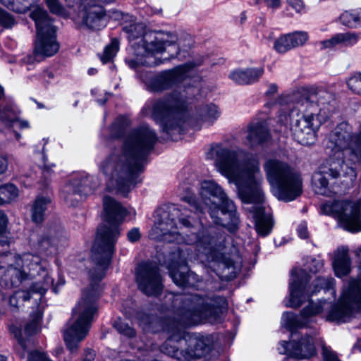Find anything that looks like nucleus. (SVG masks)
I'll return each mask as SVG.
<instances>
[{
    "label": "nucleus",
    "instance_id": "nucleus-1",
    "mask_svg": "<svg viewBox=\"0 0 361 361\" xmlns=\"http://www.w3.org/2000/svg\"><path fill=\"white\" fill-rule=\"evenodd\" d=\"M103 217L108 225L98 228L95 242L92 248L89 271L90 286L82 292V298L73 310V322H69L63 331V338L67 348L74 352L78 343L88 334L94 315L97 313V299L100 286L99 281L104 277L115 250V245L120 236L119 225L123 223L128 211L121 203L111 197H103Z\"/></svg>",
    "mask_w": 361,
    "mask_h": 361
},
{
    "label": "nucleus",
    "instance_id": "nucleus-2",
    "mask_svg": "<svg viewBox=\"0 0 361 361\" xmlns=\"http://www.w3.org/2000/svg\"><path fill=\"white\" fill-rule=\"evenodd\" d=\"M129 120L118 117L111 127L114 137H123L120 148L114 149L100 164V170L108 179V185L121 193H128L137 183L136 178L143 171L147 155L157 141L155 131L142 125L130 132L126 129Z\"/></svg>",
    "mask_w": 361,
    "mask_h": 361
},
{
    "label": "nucleus",
    "instance_id": "nucleus-3",
    "mask_svg": "<svg viewBox=\"0 0 361 361\" xmlns=\"http://www.w3.org/2000/svg\"><path fill=\"white\" fill-rule=\"evenodd\" d=\"M180 322H172L164 329L169 336L161 350L180 361H191L207 355L213 345L210 335L186 334L182 326L196 325L203 320L217 321L227 307L224 297H203L198 294L185 295L182 299Z\"/></svg>",
    "mask_w": 361,
    "mask_h": 361
},
{
    "label": "nucleus",
    "instance_id": "nucleus-4",
    "mask_svg": "<svg viewBox=\"0 0 361 361\" xmlns=\"http://www.w3.org/2000/svg\"><path fill=\"white\" fill-rule=\"evenodd\" d=\"M218 171L235 185L238 194L245 203H258L262 200L263 176L259 162L253 156L217 146L214 149Z\"/></svg>",
    "mask_w": 361,
    "mask_h": 361
},
{
    "label": "nucleus",
    "instance_id": "nucleus-5",
    "mask_svg": "<svg viewBox=\"0 0 361 361\" xmlns=\"http://www.w3.org/2000/svg\"><path fill=\"white\" fill-rule=\"evenodd\" d=\"M130 42L133 56L126 59L131 68L140 66H156L164 63L169 59H161L157 54L169 51L171 47L173 52L171 58L179 53V47L176 44L177 37L169 32L146 31V26L140 22H133L123 27Z\"/></svg>",
    "mask_w": 361,
    "mask_h": 361
},
{
    "label": "nucleus",
    "instance_id": "nucleus-6",
    "mask_svg": "<svg viewBox=\"0 0 361 361\" xmlns=\"http://www.w3.org/2000/svg\"><path fill=\"white\" fill-rule=\"evenodd\" d=\"M185 241L195 244L198 255L205 257L209 262H217L219 276L226 281L233 279L240 271L242 259L235 253L226 256L224 250L231 243V238L219 228L209 226L202 228L197 233L188 235Z\"/></svg>",
    "mask_w": 361,
    "mask_h": 361
},
{
    "label": "nucleus",
    "instance_id": "nucleus-7",
    "mask_svg": "<svg viewBox=\"0 0 361 361\" xmlns=\"http://www.w3.org/2000/svg\"><path fill=\"white\" fill-rule=\"evenodd\" d=\"M151 106L152 118L173 140L183 133L187 123L196 128L188 116L186 97L178 91L153 100Z\"/></svg>",
    "mask_w": 361,
    "mask_h": 361
},
{
    "label": "nucleus",
    "instance_id": "nucleus-8",
    "mask_svg": "<svg viewBox=\"0 0 361 361\" xmlns=\"http://www.w3.org/2000/svg\"><path fill=\"white\" fill-rule=\"evenodd\" d=\"M41 279L39 286L35 294L42 298L53 286V279L49 276L48 264L38 255L25 253L16 257L14 264L4 267L0 264V285L11 288L18 287L25 280Z\"/></svg>",
    "mask_w": 361,
    "mask_h": 361
},
{
    "label": "nucleus",
    "instance_id": "nucleus-9",
    "mask_svg": "<svg viewBox=\"0 0 361 361\" xmlns=\"http://www.w3.org/2000/svg\"><path fill=\"white\" fill-rule=\"evenodd\" d=\"M182 200L189 204L190 208L169 204L163 209L159 218L155 221L149 233L151 238L156 240L180 243L182 240L180 233L176 226V220L185 228H190L195 225V215L203 212V207L197 204L191 196H184Z\"/></svg>",
    "mask_w": 361,
    "mask_h": 361
},
{
    "label": "nucleus",
    "instance_id": "nucleus-10",
    "mask_svg": "<svg viewBox=\"0 0 361 361\" xmlns=\"http://www.w3.org/2000/svg\"><path fill=\"white\" fill-rule=\"evenodd\" d=\"M200 195L215 224L226 227L231 233L238 230L240 221L235 206L219 185L214 180L202 181Z\"/></svg>",
    "mask_w": 361,
    "mask_h": 361
},
{
    "label": "nucleus",
    "instance_id": "nucleus-11",
    "mask_svg": "<svg viewBox=\"0 0 361 361\" xmlns=\"http://www.w3.org/2000/svg\"><path fill=\"white\" fill-rule=\"evenodd\" d=\"M264 169L272 192L279 200L290 202L302 193L300 176L286 164L277 159H267Z\"/></svg>",
    "mask_w": 361,
    "mask_h": 361
},
{
    "label": "nucleus",
    "instance_id": "nucleus-12",
    "mask_svg": "<svg viewBox=\"0 0 361 361\" xmlns=\"http://www.w3.org/2000/svg\"><path fill=\"white\" fill-rule=\"evenodd\" d=\"M30 18L35 21L37 30V40L34 54L23 59L26 63L39 61L37 57H50L56 54L59 44L56 37V29L47 11L37 8L30 13Z\"/></svg>",
    "mask_w": 361,
    "mask_h": 361
},
{
    "label": "nucleus",
    "instance_id": "nucleus-13",
    "mask_svg": "<svg viewBox=\"0 0 361 361\" xmlns=\"http://www.w3.org/2000/svg\"><path fill=\"white\" fill-rule=\"evenodd\" d=\"M360 258V276L353 280L347 290L344 291L338 302L331 305L326 319L334 322H345L350 317L353 310H361V247L356 251Z\"/></svg>",
    "mask_w": 361,
    "mask_h": 361
},
{
    "label": "nucleus",
    "instance_id": "nucleus-14",
    "mask_svg": "<svg viewBox=\"0 0 361 361\" xmlns=\"http://www.w3.org/2000/svg\"><path fill=\"white\" fill-rule=\"evenodd\" d=\"M361 202L334 200L321 205L322 212L338 221L343 229L350 232L361 231Z\"/></svg>",
    "mask_w": 361,
    "mask_h": 361
},
{
    "label": "nucleus",
    "instance_id": "nucleus-15",
    "mask_svg": "<svg viewBox=\"0 0 361 361\" xmlns=\"http://www.w3.org/2000/svg\"><path fill=\"white\" fill-rule=\"evenodd\" d=\"M191 259V250L183 245L173 251L169 256L168 269L173 283L180 287L197 288L201 282L199 276L188 270L187 262Z\"/></svg>",
    "mask_w": 361,
    "mask_h": 361
},
{
    "label": "nucleus",
    "instance_id": "nucleus-16",
    "mask_svg": "<svg viewBox=\"0 0 361 361\" xmlns=\"http://www.w3.org/2000/svg\"><path fill=\"white\" fill-rule=\"evenodd\" d=\"M345 123L338 125L329 134L326 148L330 149L332 157L335 161L341 159L342 167L344 164V156L346 154H353V147L358 144V138L360 137V128L357 135H352L347 129Z\"/></svg>",
    "mask_w": 361,
    "mask_h": 361
},
{
    "label": "nucleus",
    "instance_id": "nucleus-17",
    "mask_svg": "<svg viewBox=\"0 0 361 361\" xmlns=\"http://www.w3.org/2000/svg\"><path fill=\"white\" fill-rule=\"evenodd\" d=\"M138 288L148 296H157L163 290L162 279L155 262H144L135 269Z\"/></svg>",
    "mask_w": 361,
    "mask_h": 361
},
{
    "label": "nucleus",
    "instance_id": "nucleus-18",
    "mask_svg": "<svg viewBox=\"0 0 361 361\" xmlns=\"http://www.w3.org/2000/svg\"><path fill=\"white\" fill-rule=\"evenodd\" d=\"M324 122L315 112L305 108L302 116L293 121L291 130L298 142L309 145L314 142L317 131Z\"/></svg>",
    "mask_w": 361,
    "mask_h": 361
},
{
    "label": "nucleus",
    "instance_id": "nucleus-19",
    "mask_svg": "<svg viewBox=\"0 0 361 361\" xmlns=\"http://www.w3.org/2000/svg\"><path fill=\"white\" fill-rule=\"evenodd\" d=\"M308 97L301 106L316 113L319 119L326 121L335 110V96L323 88L312 87L308 89Z\"/></svg>",
    "mask_w": 361,
    "mask_h": 361
},
{
    "label": "nucleus",
    "instance_id": "nucleus-20",
    "mask_svg": "<svg viewBox=\"0 0 361 361\" xmlns=\"http://www.w3.org/2000/svg\"><path fill=\"white\" fill-rule=\"evenodd\" d=\"M178 66L169 70L161 71L157 74L142 73L141 80L145 82L149 91L161 93L171 89L180 83L185 78Z\"/></svg>",
    "mask_w": 361,
    "mask_h": 361
},
{
    "label": "nucleus",
    "instance_id": "nucleus-21",
    "mask_svg": "<svg viewBox=\"0 0 361 361\" xmlns=\"http://www.w3.org/2000/svg\"><path fill=\"white\" fill-rule=\"evenodd\" d=\"M99 185L94 176H87L69 181L63 190V198L71 207L77 206L87 196L92 194Z\"/></svg>",
    "mask_w": 361,
    "mask_h": 361
},
{
    "label": "nucleus",
    "instance_id": "nucleus-22",
    "mask_svg": "<svg viewBox=\"0 0 361 361\" xmlns=\"http://www.w3.org/2000/svg\"><path fill=\"white\" fill-rule=\"evenodd\" d=\"M343 171L342 161H335L334 158L329 157L319 167V169L312 176V188L315 193L322 195H328L329 193L328 178L336 179Z\"/></svg>",
    "mask_w": 361,
    "mask_h": 361
},
{
    "label": "nucleus",
    "instance_id": "nucleus-23",
    "mask_svg": "<svg viewBox=\"0 0 361 361\" xmlns=\"http://www.w3.org/2000/svg\"><path fill=\"white\" fill-rule=\"evenodd\" d=\"M308 276L305 271L301 269L292 270V276L289 284L290 298L287 307L298 308L307 300L310 295L307 291Z\"/></svg>",
    "mask_w": 361,
    "mask_h": 361
},
{
    "label": "nucleus",
    "instance_id": "nucleus-24",
    "mask_svg": "<svg viewBox=\"0 0 361 361\" xmlns=\"http://www.w3.org/2000/svg\"><path fill=\"white\" fill-rule=\"evenodd\" d=\"M77 20L82 26L89 29L100 30L106 25L108 18L100 4L92 2L84 6L78 13Z\"/></svg>",
    "mask_w": 361,
    "mask_h": 361
},
{
    "label": "nucleus",
    "instance_id": "nucleus-25",
    "mask_svg": "<svg viewBox=\"0 0 361 361\" xmlns=\"http://www.w3.org/2000/svg\"><path fill=\"white\" fill-rule=\"evenodd\" d=\"M281 354L295 358L309 359L316 355L314 339L311 336H303L299 342L281 341L279 348Z\"/></svg>",
    "mask_w": 361,
    "mask_h": 361
},
{
    "label": "nucleus",
    "instance_id": "nucleus-26",
    "mask_svg": "<svg viewBox=\"0 0 361 361\" xmlns=\"http://www.w3.org/2000/svg\"><path fill=\"white\" fill-rule=\"evenodd\" d=\"M63 238L61 231L49 229L39 237L34 247L39 253L51 256L56 253L59 245Z\"/></svg>",
    "mask_w": 361,
    "mask_h": 361
},
{
    "label": "nucleus",
    "instance_id": "nucleus-27",
    "mask_svg": "<svg viewBox=\"0 0 361 361\" xmlns=\"http://www.w3.org/2000/svg\"><path fill=\"white\" fill-rule=\"evenodd\" d=\"M307 40L304 32H295L279 37L274 42V49L279 53H285L291 49L303 45Z\"/></svg>",
    "mask_w": 361,
    "mask_h": 361
},
{
    "label": "nucleus",
    "instance_id": "nucleus-28",
    "mask_svg": "<svg viewBox=\"0 0 361 361\" xmlns=\"http://www.w3.org/2000/svg\"><path fill=\"white\" fill-rule=\"evenodd\" d=\"M264 73L262 68H249L232 71L229 78L239 85H250L257 82Z\"/></svg>",
    "mask_w": 361,
    "mask_h": 361
},
{
    "label": "nucleus",
    "instance_id": "nucleus-29",
    "mask_svg": "<svg viewBox=\"0 0 361 361\" xmlns=\"http://www.w3.org/2000/svg\"><path fill=\"white\" fill-rule=\"evenodd\" d=\"M270 137L269 130L265 123H250L248 126L247 140L251 146L259 145Z\"/></svg>",
    "mask_w": 361,
    "mask_h": 361
},
{
    "label": "nucleus",
    "instance_id": "nucleus-30",
    "mask_svg": "<svg viewBox=\"0 0 361 361\" xmlns=\"http://www.w3.org/2000/svg\"><path fill=\"white\" fill-rule=\"evenodd\" d=\"M39 283H41V279H38L33 283L27 290H18L16 291L10 297V305L18 309L24 302L29 300L32 298H33L36 302H37V300H40L42 298H39L38 295L34 293L36 290V288L39 286ZM38 303L36 302V305Z\"/></svg>",
    "mask_w": 361,
    "mask_h": 361
},
{
    "label": "nucleus",
    "instance_id": "nucleus-31",
    "mask_svg": "<svg viewBox=\"0 0 361 361\" xmlns=\"http://www.w3.org/2000/svg\"><path fill=\"white\" fill-rule=\"evenodd\" d=\"M252 209L255 210L253 216L255 219L257 232L262 236L268 235L272 228L271 218L264 214L261 206H253Z\"/></svg>",
    "mask_w": 361,
    "mask_h": 361
},
{
    "label": "nucleus",
    "instance_id": "nucleus-32",
    "mask_svg": "<svg viewBox=\"0 0 361 361\" xmlns=\"http://www.w3.org/2000/svg\"><path fill=\"white\" fill-rule=\"evenodd\" d=\"M335 274L338 277L347 275L350 271V259L348 250L343 247L338 250V253L333 263Z\"/></svg>",
    "mask_w": 361,
    "mask_h": 361
},
{
    "label": "nucleus",
    "instance_id": "nucleus-33",
    "mask_svg": "<svg viewBox=\"0 0 361 361\" xmlns=\"http://www.w3.org/2000/svg\"><path fill=\"white\" fill-rule=\"evenodd\" d=\"M360 38V35L355 32L339 33L330 39L323 41L322 44L324 48H331L341 43L345 46H353L358 42Z\"/></svg>",
    "mask_w": 361,
    "mask_h": 361
},
{
    "label": "nucleus",
    "instance_id": "nucleus-34",
    "mask_svg": "<svg viewBox=\"0 0 361 361\" xmlns=\"http://www.w3.org/2000/svg\"><path fill=\"white\" fill-rule=\"evenodd\" d=\"M220 116L218 107L213 104H206L200 106L197 111V120L200 123L212 125Z\"/></svg>",
    "mask_w": 361,
    "mask_h": 361
},
{
    "label": "nucleus",
    "instance_id": "nucleus-35",
    "mask_svg": "<svg viewBox=\"0 0 361 361\" xmlns=\"http://www.w3.org/2000/svg\"><path fill=\"white\" fill-rule=\"evenodd\" d=\"M136 319L139 325L146 331H155L157 325L159 323V320L155 315L143 311L137 313Z\"/></svg>",
    "mask_w": 361,
    "mask_h": 361
},
{
    "label": "nucleus",
    "instance_id": "nucleus-36",
    "mask_svg": "<svg viewBox=\"0 0 361 361\" xmlns=\"http://www.w3.org/2000/svg\"><path fill=\"white\" fill-rule=\"evenodd\" d=\"M50 199L39 197L33 203L32 207V219L34 222L41 223L44 219L45 212Z\"/></svg>",
    "mask_w": 361,
    "mask_h": 361
},
{
    "label": "nucleus",
    "instance_id": "nucleus-37",
    "mask_svg": "<svg viewBox=\"0 0 361 361\" xmlns=\"http://www.w3.org/2000/svg\"><path fill=\"white\" fill-rule=\"evenodd\" d=\"M282 324L285 328L291 332L292 336L295 334V329L305 325V322L302 321L298 316L290 312H285L283 314Z\"/></svg>",
    "mask_w": 361,
    "mask_h": 361
},
{
    "label": "nucleus",
    "instance_id": "nucleus-38",
    "mask_svg": "<svg viewBox=\"0 0 361 361\" xmlns=\"http://www.w3.org/2000/svg\"><path fill=\"white\" fill-rule=\"evenodd\" d=\"M35 0H0V2L8 9L16 13L26 12Z\"/></svg>",
    "mask_w": 361,
    "mask_h": 361
},
{
    "label": "nucleus",
    "instance_id": "nucleus-39",
    "mask_svg": "<svg viewBox=\"0 0 361 361\" xmlns=\"http://www.w3.org/2000/svg\"><path fill=\"white\" fill-rule=\"evenodd\" d=\"M10 331L14 335L18 341V345L16 347L17 353L21 358H24L27 350V343L29 341L22 338L21 329L16 326H11L10 327Z\"/></svg>",
    "mask_w": 361,
    "mask_h": 361
},
{
    "label": "nucleus",
    "instance_id": "nucleus-40",
    "mask_svg": "<svg viewBox=\"0 0 361 361\" xmlns=\"http://www.w3.org/2000/svg\"><path fill=\"white\" fill-rule=\"evenodd\" d=\"M18 195V188L13 184L0 187V200L3 204L10 203L16 200Z\"/></svg>",
    "mask_w": 361,
    "mask_h": 361
},
{
    "label": "nucleus",
    "instance_id": "nucleus-41",
    "mask_svg": "<svg viewBox=\"0 0 361 361\" xmlns=\"http://www.w3.org/2000/svg\"><path fill=\"white\" fill-rule=\"evenodd\" d=\"M42 314L39 310L34 311L31 314V321L24 328V332L27 336L36 334L40 329Z\"/></svg>",
    "mask_w": 361,
    "mask_h": 361
},
{
    "label": "nucleus",
    "instance_id": "nucleus-42",
    "mask_svg": "<svg viewBox=\"0 0 361 361\" xmlns=\"http://www.w3.org/2000/svg\"><path fill=\"white\" fill-rule=\"evenodd\" d=\"M327 305H329V303L326 301L320 302L319 304H314L310 302V304L301 311V317L305 319L309 317L314 316L323 311Z\"/></svg>",
    "mask_w": 361,
    "mask_h": 361
},
{
    "label": "nucleus",
    "instance_id": "nucleus-43",
    "mask_svg": "<svg viewBox=\"0 0 361 361\" xmlns=\"http://www.w3.org/2000/svg\"><path fill=\"white\" fill-rule=\"evenodd\" d=\"M114 326L119 334L124 335L128 338H130L136 336V331L134 328L121 319L115 321Z\"/></svg>",
    "mask_w": 361,
    "mask_h": 361
},
{
    "label": "nucleus",
    "instance_id": "nucleus-44",
    "mask_svg": "<svg viewBox=\"0 0 361 361\" xmlns=\"http://www.w3.org/2000/svg\"><path fill=\"white\" fill-rule=\"evenodd\" d=\"M341 22L348 27L356 26L357 25H361L360 14L345 11L340 16Z\"/></svg>",
    "mask_w": 361,
    "mask_h": 361
},
{
    "label": "nucleus",
    "instance_id": "nucleus-45",
    "mask_svg": "<svg viewBox=\"0 0 361 361\" xmlns=\"http://www.w3.org/2000/svg\"><path fill=\"white\" fill-rule=\"evenodd\" d=\"M118 49V42L116 39H113L111 42L107 45L104 51L103 55L101 56V60L104 63L109 62L116 55Z\"/></svg>",
    "mask_w": 361,
    "mask_h": 361
},
{
    "label": "nucleus",
    "instance_id": "nucleus-46",
    "mask_svg": "<svg viewBox=\"0 0 361 361\" xmlns=\"http://www.w3.org/2000/svg\"><path fill=\"white\" fill-rule=\"evenodd\" d=\"M334 279L332 278L318 277L314 282L312 293L319 291L321 289L331 290L333 288Z\"/></svg>",
    "mask_w": 361,
    "mask_h": 361
},
{
    "label": "nucleus",
    "instance_id": "nucleus-47",
    "mask_svg": "<svg viewBox=\"0 0 361 361\" xmlns=\"http://www.w3.org/2000/svg\"><path fill=\"white\" fill-rule=\"evenodd\" d=\"M205 57L202 55H197L192 61H188L183 65L178 66L182 68L181 72H183L185 78L187 76V73L196 67L200 66L204 63Z\"/></svg>",
    "mask_w": 361,
    "mask_h": 361
},
{
    "label": "nucleus",
    "instance_id": "nucleus-48",
    "mask_svg": "<svg viewBox=\"0 0 361 361\" xmlns=\"http://www.w3.org/2000/svg\"><path fill=\"white\" fill-rule=\"evenodd\" d=\"M17 118V113L11 104L6 105L0 111V120L5 123H13Z\"/></svg>",
    "mask_w": 361,
    "mask_h": 361
},
{
    "label": "nucleus",
    "instance_id": "nucleus-49",
    "mask_svg": "<svg viewBox=\"0 0 361 361\" xmlns=\"http://www.w3.org/2000/svg\"><path fill=\"white\" fill-rule=\"evenodd\" d=\"M347 85L352 92L361 95V73H357L350 77L347 81Z\"/></svg>",
    "mask_w": 361,
    "mask_h": 361
},
{
    "label": "nucleus",
    "instance_id": "nucleus-50",
    "mask_svg": "<svg viewBox=\"0 0 361 361\" xmlns=\"http://www.w3.org/2000/svg\"><path fill=\"white\" fill-rule=\"evenodd\" d=\"M8 219L6 215L0 211V244L5 245L7 243L6 228Z\"/></svg>",
    "mask_w": 361,
    "mask_h": 361
},
{
    "label": "nucleus",
    "instance_id": "nucleus-51",
    "mask_svg": "<svg viewBox=\"0 0 361 361\" xmlns=\"http://www.w3.org/2000/svg\"><path fill=\"white\" fill-rule=\"evenodd\" d=\"M15 24L13 16L0 8V25L4 27H11Z\"/></svg>",
    "mask_w": 361,
    "mask_h": 361
},
{
    "label": "nucleus",
    "instance_id": "nucleus-52",
    "mask_svg": "<svg viewBox=\"0 0 361 361\" xmlns=\"http://www.w3.org/2000/svg\"><path fill=\"white\" fill-rule=\"evenodd\" d=\"M322 354L324 361H341L337 354L326 345H322Z\"/></svg>",
    "mask_w": 361,
    "mask_h": 361
},
{
    "label": "nucleus",
    "instance_id": "nucleus-53",
    "mask_svg": "<svg viewBox=\"0 0 361 361\" xmlns=\"http://www.w3.org/2000/svg\"><path fill=\"white\" fill-rule=\"evenodd\" d=\"M66 5L73 8L74 10H78L79 12L84 8V6L87 4L92 3V0H65Z\"/></svg>",
    "mask_w": 361,
    "mask_h": 361
},
{
    "label": "nucleus",
    "instance_id": "nucleus-54",
    "mask_svg": "<svg viewBox=\"0 0 361 361\" xmlns=\"http://www.w3.org/2000/svg\"><path fill=\"white\" fill-rule=\"evenodd\" d=\"M45 1L51 13L58 15L63 13V8L59 0H45Z\"/></svg>",
    "mask_w": 361,
    "mask_h": 361
},
{
    "label": "nucleus",
    "instance_id": "nucleus-55",
    "mask_svg": "<svg viewBox=\"0 0 361 361\" xmlns=\"http://www.w3.org/2000/svg\"><path fill=\"white\" fill-rule=\"evenodd\" d=\"M27 361H50L46 355L37 350L30 352L28 354Z\"/></svg>",
    "mask_w": 361,
    "mask_h": 361
},
{
    "label": "nucleus",
    "instance_id": "nucleus-56",
    "mask_svg": "<svg viewBox=\"0 0 361 361\" xmlns=\"http://www.w3.org/2000/svg\"><path fill=\"white\" fill-rule=\"evenodd\" d=\"M358 144L353 147V158H352L353 161H361V123H360V137L357 140Z\"/></svg>",
    "mask_w": 361,
    "mask_h": 361
},
{
    "label": "nucleus",
    "instance_id": "nucleus-57",
    "mask_svg": "<svg viewBox=\"0 0 361 361\" xmlns=\"http://www.w3.org/2000/svg\"><path fill=\"white\" fill-rule=\"evenodd\" d=\"M287 2L297 13H301L304 9V4L302 0H287Z\"/></svg>",
    "mask_w": 361,
    "mask_h": 361
},
{
    "label": "nucleus",
    "instance_id": "nucleus-58",
    "mask_svg": "<svg viewBox=\"0 0 361 361\" xmlns=\"http://www.w3.org/2000/svg\"><path fill=\"white\" fill-rule=\"evenodd\" d=\"M128 239L131 243H135L140 240V233L138 228H133L127 233Z\"/></svg>",
    "mask_w": 361,
    "mask_h": 361
},
{
    "label": "nucleus",
    "instance_id": "nucleus-59",
    "mask_svg": "<svg viewBox=\"0 0 361 361\" xmlns=\"http://www.w3.org/2000/svg\"><path fill=\"white\" fill-rule=\"evenodd\" d=\"M44 166H43V168H42V176L44 177V179H48L49 178L52 173H53V171H52V167L54 166V164H52L51 166H49L46 164L45 162V157H44Z\"/></svg>",
    "mask_w": 361,
    "mask_h": 361
},
{
    "label": "nucleus",
    "instance_id": "nucleus-60",
    "mask_svg": "<svg viewBox=\"0 0 361 361\" xmlns=\"http://www.w3.org/2000/svg\"><path fill=\"white\" fill-rule=\"evenodd\" d=\"M323 267V263L320 260L312 259L311 262V265L308 267V269L310 272L316 273L319 271Z\"/></svg>",
    "mask_w": 361,
    "mask_h": 361
},
{
    "label": "nucleus",
    "instance_id": "nucleus-61",
    "mask_svg": "<svg viewBox=\"0 0 361 361\" xmlns=\"http://www.w3.org/2000/svg\"><path fill=\"white\" fill-rule=\"evenodd\" d=\"M298 233L301 238L305 239L308 237L307 226L305 223H301L298 226Z\"/></svg>",
    "mask_w": 361,
    "mask_h": 361
},
{
    "label": "nucleus",
    "instance_id": "nucleus-62",
    "mask_svg": "<svg viewBox=\"0 0 361 361\" xmlns=\"http://www.w3.org/2000/svg\"><path fill=\"white\" fill-rule=\"evenodd\" d=\"M278 92V85L276 83H269L267 85V90L265 92V95L267 97H273Z\"/></svg>",
    "mask_w": 361,
    "mask_h": 361
},
{
    "label": "nucleus",
    "instance_id": "nucleus-63",
    "mask_svg": "<svg viewBox=\"0 0 361 361\" xmlns=\"http://www.w3.org/2000/svg\"><path fill=\"white\" fill-rule=\"evenodd\" d=\"M259 1V0H256ZM266 6L271 9L275 10L281 6V0H264Z\"/></svg>",
    "mask_w": 361,
    "mask_h": 361
},
{
    "label": "nucleus",
    "instance_id": "nucleus-64",
    "mask_svg": "<svg viewBox=\"0 0 361 361\" xmlns=\"http://www.w3.org/2000/svg\"><path fill=\"white\" fill-rule=\"evenodd\" d=\"M8 162L6 159L0 156V174L3 173L7 168Z\"/></svg>",
    "mask_w": 361,
    "mask_h": 361
}]
</instances>
